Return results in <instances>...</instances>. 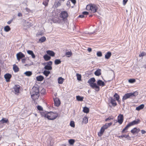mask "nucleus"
I'll list each match as a JSON object with an SVG mask.
<instances>
[{
    "mask_svg": "<svg viewBox=\"0 0 146 146\" xmlns=\"http://www.w3.org/2000/svg\"><path fill=\"white\" fill-rule=\"evenodd\" d=\"M20 86L19 85L15 86L13 88V92L15 94H17L19 92Z\"/></svg>",
    "mask_w": 146,
    "mask_h": 146,
    "instance_id": "9d476101",
    "label": "nucleus"
},
{
    "mask_svg": "<svg viewBox=\"0 0 146 146\" xmlns=\"http://www.w3.org/2000/svg\"><path fill=\"white\" fill-rule=\"evenodd\" d=\"M123 120V115L120 114L118 117L117 122L120 124L122 123Z\"/></svg>",
    "mask_w": 146,
    "mask_h": 146,
    "instance_id": "0eeeda50",
    "label": "nucleus"
},
{
    "mask_svg": "<svg viewBox=\"0 0 146 146\" xmlns=\"http://www.w3.org/2000/svg\"><path fill=\"white\" fill-rule=\"evenodd\" d=\"M11 77V75L9 73L6 74L4 75V78L7 82L9 81L10 80Z\"/></svg>",
    "mask_w": 146,
    "mask_h": 146,
    "instance_id": "9b49d317",
    "label": "nucleus"
},
{
    "mask_svg": "<svg viewBox=\"0 0 146 146\" xmlns=\"http://www.w3.org/2000/svg\"><path fill=\"white\" fill-rule=\"evenodd\" d=\"M71 54H72V53H71V52H67L66 53V55H69V56H68V57L70 56H71Z\"/></svg>",
    "mask_w": 146,
    "mask_h": 146,
    "instance_id": "5fc2aeb1",
    "label": "nucleus"
},
{
    "mask_svg": "<svg viewBox=\"0 0 146 146\" xmlns=\"http://www.w3.org/2000/svg\"><path fill=\"white\" fill-rule=\"evenodd\" d=\"M138 95V92L135 91L133 92H130L125 94L123 97L122 101L124 103V101L131 97L135 96Z\"/></svg>",
    "mask_w": 146,
    "mask_h": 146,
    "instance_id": "f03ea898",
    "label": "nucleus"
},
{
    "mask_svg": "<svg viewBox=\"0 0 146 146\" xmlns=\"http://www.w3.org/2000/svg\"><path fill=\"white\" fill-rule=\"evenodd\" d=\"M23 11L26 14H28L29 13L31 12V11L27 8H26L24 9L23 10Z\"/></svg>",
    "mask_w": 146,
    "mask_h": 146,
    "instance_id": "72a5a7b5",
    "label": "nucleus"
},
{
    "mask_svg": "<svg viewBox=\"0 0 146 146\" xmlns=\"http://www.w3.org/2000/svg\"><path fill=\"white\" fill-rule=\"evenodd\" d=\"M92 4H90L87 5L86 7V9L88 10H90Z\"/></svg>",
    "mask_w": 146,
    "mask_h": 146,
    "instance_id": "a18cd8bd",
    "label": "nucleus"
},
{
    "mask_svg": "<svg viewBox=\"0 0 146 146\" xmlns=\"http://www.w3.org/2000/svg\"><path fill=\"white\" fill-rule=\"evenodd\" d=\"M64 80V79L61 77H59L58 79V82L59 84H62Z\"/></svg>",
    "mask_w": 146,
    "mask_h": 146,
    "instance_id": "cd10ccee",
    "label": "nucleus"
},
{
    "mask_svg": "<svg viewBox=\"0 0 146 146\" xmlns=\"http://www.w3.org/2000/svg\"><path fill=\"white\" fill-rule=\"evenodd\" d=\"M11 30V28L9 26H6L4 28V30L6 32H8Z\"/></svg>",
    "mask_w": 146,
    "mask_h": 146,
    "instance_id": "7c9ffc66",
    "label": "nucleus"
},
{
    "mask_svg": "<svg viewBox=\"0 0 146 146\" xmlns=\"http://www.w3.org/2000/svg\"><path fill=\"white\" fill-rule=\"evenodd\" d=\"M89 109L88 108L86 107L84 108L83 111L84 112L88 113L89 112Z\"/></svg>",
    "mask_w": 146,
    "mask_h": 146,
    "instance_id": "c9c22d12",
    "label": "nucleus"
},
{
    "mask_svg": "<svg viewBox=\"0 0 146 146\" xmlns=\"http://www.w3.org/2000/svg\"><path fill=\"white\" fill-rule=\"evenodd\" d=\"M128 0H123V5H125L127 2Z\"/></svg>",
    "mask_w": 146,
    "mask_h": 146,
    "instance_id": "4d7b16f0",
    "label": "nucleus"
},
{
    "mask_svg": "<svg viewBox=\"0 0 146 146\" xmlns=\"http://www.w3.org/2000/svg\"><path fill=\"white\" fill-rule=\"evenodd\" d=\"M32 73L31 72L27 71L25 72L24 74L27 76H30L32 75Z\"/></svg>",
    "mask_w": 146,
    "mask_h": 146,
    "instance_id": "c756f323",
    "label": "nucleus"
},
{
    "mask_svg": "<svg viewBox=\"0 0 146 146\" xmlns=\"http://www.w3.org/2000/svg\"><path fill=\"white\" fill-rule=\"evenodd\" d=\"M92 88L95 89L96 91H98L100 90V87L97 85L96 83L93 84V85L91 86Z\"/></svg>",
    "mask_w": 146,
    "mask_h": 146,
    "instance_id": "4468645a",
    "label": "nucleus"
},
{
    "mask_svg": "<svg viewBox=\"0 0 146 146\" xmlns=\"http://www.w3.org/2000/svg\"><path fill=\"white\" fill-rule=\"evenodd\" d=\"M146 53L143 52L141 54H139V56L140 57H143L144 56L146 55Z\"/></svg>",
    "mask_w": 146,
    "mask_h": 146,
    "instance_id": "c03bdc74",
    "label": "nucleus"
},
{
    "mask_svg": "<svg viewBox=\"0 0 146 146\" xmlns=\"http://www.w3.org/2000/svg\"><path fill=\"white\" fill-rule=\"evenodd\" d=\"M83 122L86 124L88 122V118L86 117H84L83 119Z\"/></svg>",
    "mask_w": 146,
    "mask_h": 146,
    "instance_id": "58836bf2",
    "label": "nucleus"
},
{
    "mask_svg": "<svg viewBox=\"0 0 146 146\" xmlns=\"http://www.w3.org/2000/svg\"><path fill=\"white\" fill-rule=\"evenodd\" d=\"M106 123L107 124L108 127H109V126H111L112 124V123L111 122L109 123Z\"/></svg>",
    "mask_w": 146,
    "mask_h": 146,
    "instance_id": "680f3d73",
    "label": "nucleus"
},
{
    "mask_svg": "<svg viewBox=\"0 0 146 146\" xmlns=\"http://www.w3.org/2000/svg\"><path fill=\"white\" fill-rule=\"evenodd\" d=\"M140 129H137L136 127L134 128L133 129H132L131 131V132L133 134H134L135 133H137L139 132L140 131Z\"/></svg>",
    "mask_w": 146,
    "mask_h": 146,
    "instance_id": "ddd939ff",
    "label": "nucleus"
},
{
    "mask_svg": "<svg viewBox=\"0 0 146 146\" xmlns=\"http://www.w3.org/2000/svg\"><path fill=\"white\" fill-rule=\"evenodd\" d=\"M26 61V59L24 58L22 60V62L23 63H25Z\"/></svg>",
    "mask_w": 146,
    "mask_h": 146,
    "instance_id": "e2e57ef3",
    "label": "nucleus"
},
{
    "mask_svg": "<svg viewBox=\"0 0 146 146\" xmlns=\"http://www.w3.org/2000/svg\"><path fill=\"white\" fill-rule=\"evenodd\" d=\"M40 93L41 94H43L45 92V90L44 89H40V88H37V96L39 97V93H40Z\"/></svg>",
    "mask_w": 146,
    "mask_h": 146,
    "instance_id": "f8f14e48",
    "label": "nucleus"
},
{
    "mask_svg": "<svg viewBox=\"0 0 146 146\" xmlns=\"http://www.w3.org/2000/svg\"><path fill=\"white\" fill-rule=\"evenodd\" d=\"M105 129L102 127H101L100 132L98 133L99 136H101L102 135Z\"/></svg>",
    "mask_w": 146,
    "mask_h": 146,
    "instance_id": "b1692460",
    "label": "nucleus"
},
{
    "mask_svg": "<svg viewBox=\"0 0 146 146\" xmlns=\"http://www.w3.org/2000/svg\"><path fill=\"white\" fill-rule=\"evenodd\" d=\"M140 121L139 120L137 119V120H135L131 122H130L129 123L130 124L131 126L134 125L138 124L139 123Z\"/></svg>",
    "mask_w": 146,
    "mask_h": 146,
    "instance_id": "dca6fc26",
    "label": "nucleus"
},
{
    "mask_svg": "<svg viewBox=\"0 0 146 146\" xmlns=\"http://www.w3.org/2000/svg\"><path fill=\"white\" fill-rule=\"evenodd\" d=\"M12 21H11V20L8 21L7 23V24H10L12 22Z\"/></svg>",
    "mask_w": 146,
    "mask_h": 146,
    "instance_id": "774afa93",
    "label": "nucleus"
},
{
    "mask_svg": "<svg viewBox=\"0 0 146 146\" xmlns=\"http://www.w3.org/2000/svg\"><path fill=\"white\" fill-rule=\"evenodd\" d=\"M102 127L105 129H107L108 127L106 123Z\"/></svg>",
    "mask_w": 146,
    "mask_h": 146,
    "instance_id": "603ef678",
    "label": "nucleus"
},
{
    "mask_svg": "<svg viewBox=\"0 0 146 146\" xmlns=\"http://www.w3.org/2000/svg\"><path fill=\"white\" fill-rule=\"evenodd\" d=\"M13 69L14 71L15 72H18L19 70V68L15 64H14L13 65Z\"/></svg>",
    "mask_w": 146,
    "mask_h": 146,
    "instance_id": "393cba45",
    "label": "nucleus"
},
{
    "mask_svg": "<svg viewBox=\"0 0 146 146\" xmlns=\"http://www.w3.org/2000/svg\"><path fill=\"white\" fill-rule=\"evenodd\" d=\"M144 105L143 104H141L138 106L136 108V110L137 111H139L143 109L144 108Z\"/></svg>",
    "mask_w": 146,
    "mask_h": 146,
    "instance_id": "a878e982",
    "label": "nucleus"
},
{
    "mask_svg": "<svg viewBox=\"0 0 146 146\" xmlns=\"http://www.w3.org/2000/svg\"><path fill=\"white\" fill-rule=\"evenodd\" d=\"M76 98L77 100L78 101H82L83 100V97H81L79 96H76Z\"/></svg>",
    "mask_w": 146,
    "mask_h": 146,
    "instance_id": "e433bc0d",
    "label": "nucleus"
},
{
    "mask_svg": "<svg viewBox=\"0 0 146 146\" xmlns=\"http://www.w3.org/2000/svg\"><path fill=\"white\" fill-rule=\"evenodd\" d=\"M97 83L98 85L102 86H104L105 85L104 82L101 80H98L97 81Z\"/></svg>",
    "mask_w": 146,
    "mask_h": 146,
    "instance_id": "a211bd4d",
    "label": "nucleus"
},
{
    "mask_svg": "<svg viewBox=\"0 0 146 146\" xmlns=\"http://www.w3.org/2000/svg\"><path fill=\"white\" fill-rule=\"evenodd\" d=\"M16 56L17 57V59L19 61L21 59L24 57L25 56L23 53L21 52H20L17 54Z\"/></svg>",
    "mask_w": 146,
    "mask_h": 146,
    "instance_id": "20e7f679",
    "label": "nucleus"
},
{
    "mask_svg": "<svg viewBox=\"0 0 146 146\" xmlns=\"http://www.w3.org/2000/svg\"><path fill=\"white\" fill-rule=\"evenodd\" d=\"M44 79V77L40 75L37 76V81H41L43 80Z\"/></svg>",
    "mask_w": 146,
    "mask_h": 146,
    "instance_id": "c85d7f7f",
    "label": "nucleus"
},
{
    "mask_svg": "<svg viewBox=\"0 0 146 146\" xmlns=\"http://www.w3.org/2000/svg\"><path fill=\"white\" fill-rule=\"evenodd\" d=\"M0 121L1 123H7L8 121V119L6 118H3L0 120Z\"/></svg>",
    "mask_w": 146,
    "mask_h": 146,
    "instance_id": "f704fd0d",
    "label": "nucleus"
},
{
    "mask_svg": "<svg viewBox=\"0 0 146 146\" xmlns=\"http://www.w3.org/2000/svg\"><path fill=\"white\" fill-rule=\"evenodd\" d=\"M61 63V60L59 59H56L54 61V63L56 65L58 64Z\"/></svg>",
    "mask_w": 146,
    "mask_h": 146,
    "instance_id": "4c0bfd02",
    "label": "nucleus"
},
{
    "mask_svg": "<svg viewBox=\"0 0 146 146\" xmlns=\"http://www.w3.org/2000/svg\"><path fill=\"white\" fill-rule=\"evenodd\" d=\"M98 9V7L97 6L94 4L92 5V6L90 10L93 13H95L96 12L97 10Z\"/></svg>",
    "mask_w": 146,
    "mask_h": 146,
    "instance_id": "423d86ee",
    "label": "nucleus"
},
{
    "mask_svg": "<svg viewBox=\"0 0 146 146\" xmlns=\"http://www.w3.org/2000/svg\"><path fill=\"white\" fill-rule=\"evenodd\" d=\"M41 116L44 118H46L50 120H53L58 117V114L56 112L50 111L49 112H40Z\"/></svg>",
    "mask_w": 146,
    "mask_h": 146,
    "instance_id": "f257e3e1",
    "label": "nucleus"
},
{
    "mask_svg": "<svg viewBox=\"0 0 146 146\" xmlns=\"http://www.w3.org/2000/svg\"><path fill=\"white\" fill-rule=\"evenodd\" d=\"M49 2L48 0H45L42 3L43 5H44L45 6H47Z\"/></svg>",
    "mask_w": 146,
    "mask_h": 146,
    "instance_id": "79ce46f5",
    "label": "nucleus"
},
{
    "mask_svg": "<svg viewBox=\"0 0 146 146\" xmlns=\"http://www.w3.org/2000/svg\"><path fill=\"white\" fill-rule=\"evenodd\" d=\"M96 81L95 79L94 78H92L89 80L88 81V83L90 84V86L91 87L95 83H94Z\"/></svg>",
    "mask_w": 146,
    "mask_h": 146,
    "instance_id": "1a4fd4ad",
    "label": "nucleus"
},
{
    "mask_svg": "<svg viewBox=\"0 0 146 146\" xmlns=\"http://www.w3.org/2000/svg\"><path fill=\"white\" fill-rule=\"evenodd\" d=\"M111 55V52L110 51L108 52L105 55V58L106 59H109Z\"/></svg>",
    "mask_w": 146,
    "mask_h": 146,
    "instance_id": "4be33fe9",
    "label": "nucleus"
},
{
    "mask_svg": "<svg viewBox=\"0 0 146 146\" xmlns=\"http://www.w3.org/2000/svg\"><path fill=\"white\" fill-rule=\"evenodd\" d=\"M44 68L46 70H51L52 69V68L51 66H48V65H45Z\"/></svg>",
    "mask_w": 146,
    "mask_h": 146,
    "instance_id": "473e14b6",
    "label": "nucleus"
},
{
    "mask_svg": "<svg viewBox=\"0 0 146 146\" xmlns=\"http://www.w3.org/2000/svg\"><path fill=\"white\" fill-rule=\"evenodd\" d=\"M54 100L55 106L57 107L59 106L60 104V102L59 99L56 98H54Z\"/></svg>",
    "mask_w": 146,
    "mask_h": 146,
    "instance_id": "6e6552de",
    "label": "nucleus"
},
{
    "mask_svg": "<svg viewBox=\"0 0 146 146\" xmlns=\"http://www.w3.org/2000/svg\"><path fill=\"white\" fill-rule=\"evenodd\" d=\"M110 102L112 104V106L113 107L117 105L115 100L112 98H111Z\"/></svg>",
    "mask_w": 146,
    "mask_h": 146,
    "instance_id": "2eb2a0df",
    "label": "nucleus"
},
{
    "mask_svg": "<svg viewBox=\"0 0 146 146\" xmlns=\"http://www.w3.org/2000/svg\"><path fill=\"white\" fill-rule=\"evenodd\" d=\"M101 70L100 69L97 70L95 72L94 74L95 75L97 76H99L101 74Z\"/></svg>",
    "mask_w": 146,
    "mask_h": 146,
    "instance_id": "aec40b11",
    "label": "nucleus"
},
{
    "mask_svg": "<svg viewBox=\"0 0 146 146\" xmlns=\"http://www.w3.org/2000/svg\"><path fill=\"white\" fill-rule=\"evenodd\" d=\"M76 75L77 77V79L79 81L81 80V76L80 74H76Z\"/></svg>",
    "mask_w": 146,
    "mask_h": 146,
    "instance_id": "ea45409f",
    "label": "nucleus"
},
{
    "mask_svg": "<svg viewBox=\"0 0 146 146\" xmlns=\"http://www.w3.org/2000/svg\"><path fill=\"white\" fill-rule=\"evenodd\" d=\"M87 50L89 52H90L92 51V49L90 48H88Z\"/></svg>",
    "mask_w": 146,
    "mask_h": 146,
    "instance_id": "bf43d9fd",
    "label": "nucleus"
},
{
    "mask_svg": "<svg viewBox=\"0 0 146 146\" xmlns=\"http://www.w3.org/2000/svg\"><path fill=\"white\" fill-rule=\"evenodd\" d=\"M46 40V38L44 36H42L39 39L38 42L42 43L44 42Z\"/></svg>",
    "mask_w": 146,
    "mask_h": 146,
    "instance_id": "5701e85b",
    "label": "nucleus"
},
{
    "mask_svg": "<svg viewBox=\"0 0 146 146\" xmlns=\"http://www.w3.org/2000/svg\"><path fill=\"white\" fill-rule=\"evenodd\" d=\"M116 100L118 102L120 103V101L119 100V96L116 93H115L113 96Z\"/></svg>",
    "mask_w": 146,
    "mask_h": 146,
    "instance_id": "bb28decb",
    "label": "nucleus"
},
{
    "mask_svg": "<svg viewBox=\"0 0 146 146\" xmlns=\"http://www.w3.org/2000/svg\"><path fill=\"white\" fill-rule=\"evenodd\" d=\"M130 126H131V125L129 123L127 125L125 128L126 129V130H127L128 128Z\"/></svg>",
    "mask_w": 146,
    "mask_h": 146,
    "instance_id": "864d4df0",
    "label": "nucleus"
},
{
    "mask_svg": "<svg viewBox=\"0 0 146 146\" xmlns=\"http://www.w3.org/2000/svg\"><path fill=\"white\" fill-rule=\"evenodd\" d=\"M97 55L98 56L101 57L102 56V54L101 52L98 51L97 52Z\"/></svg>",
    "mask_w": 146,
    "mask_h": 146,
    "instance_id": "09e8293b",
    "label": "nucleus"
},
{
    "mask_svg": "<svg viewBox=\"0 0 146 146\" xmlns=\"http://www.w3.org/2000/svg\"><path fill=\"white\" fill-rule=\"evenodd\" d=\"M37 109L39 111H43V108L40 106L38 105L37 106Z\"/></svg>",
    "mask_w": 146,
    "mask_h": 146,
    "instance_id": "de8ad7c7",
    "label": "nucleus"
},
{
    "mask_svg": "<svg viewBox=\"0 0 146 146\" xmlns=\"http://www.w3.org/2000/svg\"><path fill=\"white\" fill-rule=\"evenodd\" d=\"M68 141L69 144L71 145H73L75 142V141L73 139H70Z\"/></svg>",
    "mask_w": 146,
    "mask_h": 146,
    "instance_id": "37998d69",
    "label": "nucleus"
},
{
    "mask_svg": "<svg viewBox=\"0 0 146 146\" xmlns=\"http://www.w3.org/2000/svg\"><path fill=\"white\" fill-rule=\"evenodd\" d=\"M126 130V129L125 128H124V129H123L122 130V131H121V133H124V131H125Z\"/></svg>",
    "mask_w": 146,
    "mask_h": 146,
    "instance_id": "338daca9",
    "label": "nucleus"
},
{
    "mask_svg": "<svg viewBox=\"0 0 146 146\" xmlns=\"http://www.w3.org/2000/svg\"><path fill=\"white\" fill-rule=\"evenodd\" d=\"M18 16L19 17H21L22 16V14L21 13H19L18 14Z\"/></svg>",
    "mask_w": 146,
    "mask_h": 146,
    "instance_id": "69168bd1",
    "label": "nucleus"
},
{
    "mask_svg": "<svg viewBox=\"0 0 146 146\" xmlns=\"http://www.w3.org/2000/svg\"><path fill=\"white\" fill-rule=\"evenodd\" d=\"M43 57L44 60L46 61H47L49 60L51 58L50 56H49L47 54L44 55L43 56Z\"/></svg>",
    "mask_w": 146,
    "mask_h": 146,
    "instance_id": "412c9836",
    "label": "nucleus"
},
{
    "mask_svg": "<svg viewBox=\"0 0 146 146\" xmlns=\"http://www.w3.org/2000/svg\"><path fill=\"white\" fill-rule=\"evenodd\" d=\"M84 17H85V16L83 15V14L80 15L78 17V18L80 17V18H83Z\"/></svg>",
    "mask_w": 146,
    "mask_h": 146,
    "instance_id": "13d9d810",
    "label": "nucleus"
},
{
    "mask_svg": "<svg viewBox=\"0 0 146 146\" xmlns=\"http://www.w3.org/2000/svg\"><path fill=\"white\" fill-rule=\"evenodd\" d=\"M27 53L31 55L33 58H35V55L34 54L33 51L32 50H28L27 51Z\"/></svg>",
    "mask_w": 146,
    "mask_h": 146,
    "instance_id": "6ab92c4d",
    "label": "nucleus"
},
{
    "mask_svg": "<svg viewBox=\"0 0 146 146\" xmlns=\"http://www.w3.org/2000/svg\"><path fill=\"white\" fill-rule=\"evenodd\" d=\"M141 132L142 134H144L145 133L146 131L144 130H141Z\"/></svg>",
    "mask_w": 146,
    "mask_h": 146,
    "instance_id": "0e129e2a",
    "label": "nucleus"
},
{
    "mask_svg": "<svg viewBox=\"0 0 146 146\" xmlns=\"http://www.w3.org/2000/svg\"><path fill=\"white\" fill-rule=\"evenodd\" d=\"M111 119V118L110 117H109L106 119V120H105V121H108V120H110V119Z\"/></svg>",
    "mask_w": 146,
    "mask_h": 146,
    "instance_id": "052dcab7",
    "label": "nucleus"
},
{
    "mask_svg": "<svg viewBox=\"0 0 146 146\" xmlns=\"http://www.w3.org/2000/svg\"><path fill=\"white\" fill-rule=\"evenodd\" d=\"M50 73V72L49 71L45 70L44 71L43 73L46 76H48L49 74Z\"/></svg>",
    "mask_w": 146,
    "mask_h": 146,
    "instance_id": "2f4dec72",
    "label": "nucleus"
},
{
    "mask_svg": "<svg viewBox=\"0 0 146 146\" xmlns=\"http://www.w3.org/2000/svg\"><path fill=\"white\" fill-rule=\"evenodd\" d=\"M128 82L130 83H133L135 82V79H130L129 80Z\"/></svg>",
    "mask_w": 146,
    "mask_h": 146,
    "instance_id": "49530a36",
    "label": "nucleus"
},
{
    "mask_svg": "<svg viewBox=\"0 0 146 146\" xmlns=\"http://www.w3.org/2000/svg\"><path fill=\"white\" fill-rule=\"evenodd\" d=\"M36 88L35 87H33L30 92L32 98L34 103H36ZM36 103H35V104Z\"/></svg>",
    "mask_w": 146,
    "mask_h": 146,
    "instance_id": "7ed1b4c3",
    "label": "nucleus"
},
{
    "mask_svg": "<svg viewBox=\"0 0 146 146\" xmlns=\"http://www.w3.org/2000/svg\"><path fill=\"white\" fill-rule=\"evenodd\" d=\"M47 54L51 56H54L55 55V53L52 51L48 50L46 51Z\"/></svg>",
    "mask_w": 146,
    "mask_h": 146,
    "instance_id": "f3484780",
    "label": "nucleus"
},
{
    "mask_svg": "<svg viewBox=\"0 0 146 146\" xmlns=\"http://www.w3.org/2000/svg\"><path fill=\"white\" fill-rule=\"evenodd\" d=\"M89 14V13L87 11H84L82 13V14L84 16L85 15H88Z\"/></svg>",
    "mask_w": 146,
    "mask_h": 146,
    "instance_id": "6e6d98bb",
    "label": "nucleus"
},
{
    "mask_svg": "<svg viewBox=\"0 0 146 146\" xmlns=\"http://www.w3.org/2000/svg\"><path fill=\"white\" fill-rule=\"evenodd\" d=\"M70 125L72 127H74L75 126V124L74 122L73 121H71L70 122Z\"/></svg>",
    "mask_w": 146,
    "mask_h": 146,
    "instance_id": "8fccbe9b",
    "label": "nucleus"
},
{
    "mask_svg": "<svg viewBox=\"0 0 146 146\" xmlns=\"http://www.w3.org/2000/svg\"><path fill=\"white\" fill-rule=\"evenodd\" d=\"M52 64V62L51 61H49V62H46V65L48 66H51Z\"/></svg>",
    "mask_w": 146,
    "mask_h": 146,
    "instance_id": "3c124183",
    "label": "nucleus"
},
{
    "mask_svg": "<svg viewBox=\"0 0 146 146\" xmlns=\"http://www.w3.org/2000/svg\"><path fill=\"white\" fill-rule=\"evenodd\" d=\"M68 17V14L66 11H62L61 13L60 17L63 19L66 18Z\"/></svg>",
    "mask_w": 146,
    "mask_h": 146,
    "instance_id": "39448f33",
    "label": "nucleus"
},
{
    "mask_svg": "<svg viewBox=\"0 0 146 146\" xmlns=\"http://www.w3.org/2000/svg\"><path fill=\"white\" fill-rule=\"evenodd\" d=\"M118 137L120 138L123 137H125L126 138H127L128 137H130L129 135H121L119 136Z\"/></svg>",
    "mask_w": 146,
    "mask_h": 146,
    "instance_id": "a19ab883",
    "label": "nucleus"
}]
</instances>
